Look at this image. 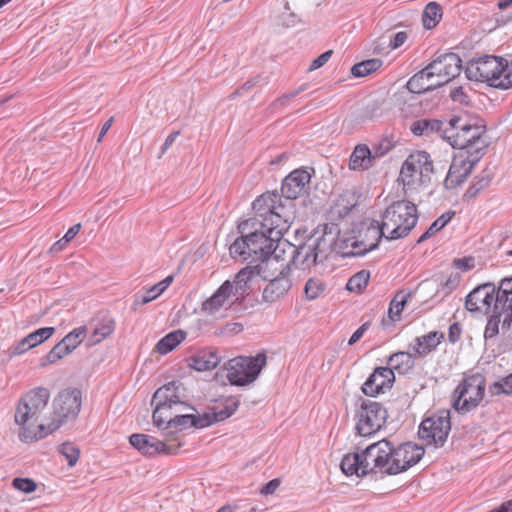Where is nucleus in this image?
<instances>
[{
  "label": "nucleus",
  "mask_w": 512,
  "mask_h": 512,
  "mask_svg": "<svg viewBox=\"0 0 512 512\" xmlns=\"http://www.w3.org/2000/svg\"><path fill=\"white\" fill-rule=\"evenodd\" d=\"M499 322H487L484 337L486 340L494 339L499 334Z\"/></svg>",
  "instance_id": "e2e57ef3"
},
{
  "label": "nucleus",
  "mask_w": 512,
  "mask_h": 512,
  "mask_svg": "<svg viewBox=\"0 0 512 512\" xmlns=\"http://www.w3.org/2000/svg\"><path fill=\"white\" fill-rule=\"evenodd\" d=\"M311 175L308 171L303 169H297L291 172L282 183L281 192L282 196L277 193H265L264 195H273L277 197V205H289L292 207L294 219L295 205L293 200L301 195L306 188V185L310 182Z\"/></svg>",
  "instance_id": "f3484780"
},
{
  "label": "nucleus",
  "mask_w": 512,
  "mask_h": 512,
  "mask_svg": "<svg viewBox=\"0 0 512 512\" xmlns=\"http://www.w3.org/2000/svg\"><path fill=\"white\" fill-rule=\"evenodd\" d=\"M72 351L65 344H63L62 340L57 343L50 352L42 359L41 365L46 366L48 364H53L58 360L62 359L64 356L70 354Z\"/></svg>",
  "instance_id": "a19ab883"
},
{
  "label": "nucleus",
  "mask_w": 512,
  "mask_h": 512,
  "mask_svg": "<svg viewBox=\"0 0 512 512\" xmlns=\"http://www.w3.org/2000/svg\"><path fill=\"white\" fill-rule=\"evenodd\" d=\"M58 452L65 457L69 467L75 466L80 456L79 447L70 442L61 444Z\"/></svg>",
  "instance_id": "79ce46f5"
},
{
  "label": "nucleus",
  "mask_w": 512,
  "mask_h": 512,
  "mask_svg": "<svg viewBox=\"0 0 512 512\" xmlns=\"http://www.w3.org/2000/svg\"><path fill=\"white\" fill-rule=\"evenodd\" d=\"M485 393V378L476 373L463 379L454 391L453 407L467 413L475 409L482 401Z\"/></svg>",
  "instance_id": "9d476101"
},
{
  "label": "nucleus",
  "mask_w": 512,
  "mask_h": 512,
  "mask_svg": "<svg viewBox=\"0 0 512 512\" xmlns=\"http://www.w3.org/2000/svg\"><path fill=\"white\" fill-rule=\"evenodd\" d=\"M12 486L26 494L32 493L37 489V483L30 478H14Z\"/></svg>",
  "instance_id": "864d4df0"
},
{
  "label": "nucleus",
  "mask_w": 512,
  "mask_h": 512,
  "mask_svg": "<svg viewBox=\"0 0 512 512\" xmlns=\"http://www.w3.org/2000/svg\"><path fill=\"white\" fill-rule=\"evenodd\" d=\"M335 243V233L324 231L322 235H311L304 243L299 246L292 245L287 240L279 237L275 241L277 253L281 255L279 259L285 260L288 254L287 264L293 260L305 267H311L317 261L325 259Z\"/></svg>",
  "instance_id": "39448f33"
},
{
  "label": "nucleus",
  "mask_w": 512,
  "mask_h": 512,
  "mask_svg": "<svg viewBox=\"0 0 512 512\" xmlns=\"http://www.w3.org/2000/svg\"><path fill=\"white\" fill-rule=\"evenodd\" d=\"M406 86L410 92L416 94L438 88L434 81V77H432L429 71H427V67L413 75L407 82Z\"/></svg>",
  "instance_id": "c85d7f7f"
},
{
  "label": "nucleus",
  "mask_w": 512,
  "mask_h": 512,
  "mask_svg": "<svg viewBox=\"0 0 512 512\" xmlns=\"http://www.w3.org/2000/svg\"><path fill=\"white\" fill-rule=\"evenodd\" d=\"M219 421L221 420L218 419V413L216 411L205 412L202 415H195L196 428H205Z\"/></svg>",
  "instance_id": "5fc2aeb1"
},
{
  "label": "nucleus",
  "mask_w": 512,
  "mask_h": 512,
  "mask_svg": "<svg viewBox=\"0 0 512 512\" xmlns=\"http://www.w3.org/2000/svg\"><path fill=\"white\" fill-rule=\"evenodd\" d=\"M497 302L496 286L485 283L475 287L465 298V308L475 318L490 320L496 314L494 306Z\"/></svg>",
  "instance_id": "ddd939ff"
},
{
  "label": "nucleus",
  "mask_w": 512,
  "mask_h": 512,
  "mask_svg": "<svg viewBox=\"0 0 512 512\" xmlns=\"http://www.w3.org/2000/svg\"><path fill=\"white\" fill-rule=\"evenodd\" d=\"M82 403L81 391L65 389L53 400V418L47 423L48 432H54L63 423L74 420L78 416Z\"/></svg>",
  "instance_id": "9b49d317"
},
{
  "label": "nucleus",
  "mask_w": 512,
  "mask_h": 512,
  "mask_svg": "<svg viewBox=\"0 0 512 512\" xmlns=\"http://www.w3.org/2000/svg\"><path fill=\"white\" fill-rule=\"evenodd\" d=\"M391 456H388L389 466L386 470L387 475H396L408 470L417 464L423 457L425 450L422 446L406 442L395 447L390 442Z\"/></svg>",
  "instance_id": "2eb2a0df"
},
{
  "label": "nucleus",
  "mask_w": 512,
  "mask_h": 512,
  "mask_svg": "<svg viewBox=\"0 0 512 512\" xmlns=\"http://www.w3.org/2000/svg\"><path fill=\"white\" fill-rule=\"evenodd\" d=\"M231 281L226 280L208 299L202 303V311L207 315H215L227 310L237 299L233 296Z\"/></svg>",
  "instance_id": "412c9836"
},
{
  "label": "nucleus",
  "mask_w": 512,
  "mask_h": 512,
  "mask_svg": "<svg viewBox=\"0 0 512 512\" xmlns=\"http://www.w3.org/2000/svg\"><path fill=\"white\" fill-rule=\"evenodd\" d=\"M265 352L256 356H238L228 360L223 368L227 371V379L231 385L246 386L253 383L266 366Z\"/></svg>",
  "instance_id": "6e6552de"
},
{
  "label": "nucleus",
  "mask_w": 512,
  "mask_h": 512,
  "mask_svg": "<svg viewBox=\"0 0 512 512\" xmlns=\"http://www.w3.org/2000/svg\"><path fill=\"white\" fill-rule=\"evenodd\" d=\"M357 434L367 437L378 432L386 422L387 410L382 404L371 401L362 400L359 409L355 414Z\"/></svg>",
  "instance_id": "f8f14e48"
},
{
  "label": "nucleus",
  "mask_w": 512,
  "mask_h": 512,
  "mask_svg": "<svg viewBox=\"0 0 512 512\" xmlns=\"http://www.w3.org/2000/svg\"><path fill=\"white\" fill-rule=\"evenodd\" d=\"M382 237V227L376 221L372 222L365 229H362L358 234V238L360 239V242H362L361 247L366 248L365 254L375 249Z\"/></svg>",
  "instance_id": "c756f323"
},
{
  "label": "nucleus",
  "mask_w": 512,
  "mask_h": 512,
  "mask_svg": "<svg viewBox=\"0 0 512 512\" xmlns=\"http://www.w3.org/2000/svg\"><path fill=\"white\" fill-rule=\"evenodd\" d=\"M442 16V10L440 5L436 2H430L426 5L423 15L422 22L425 28L431 29L437 25Z\"/></svg>",
  "instance_id": "c9c22d12"
},
{
  "label": "nucleus",
  "mask_w": 512,
  "mask_h": 512,
  "mask_svg": "<svg viewBox=\"0 0 512 512\" xmlns=\"http://www.w3.org/2000/svg\"><path fill=\"white\" fill-rule=\"evenodd\" d=\"M288 264H285L280 276L272 279L263 290V298L267 302H274L283 297L291 288V280L288 277Z\"/></svg>",
  "instance_id": "5701e85b"
},
{
  "label": "nucleus",
  "mask_w": 512,
  "mask_h": 512,
  "mask_svg": "<svg viewBox=\"0 0 512 512\" xmlns=\"http://www.w3.org/2000/svg\"><path fill=\"white\" fill-rule=\"evenodd\" d=\"M490 391L495 395H499L501 393L507 395L512 394V373L504 377L502 380L494 382L490 387Z\"/></svg>",
  "instance_id": "3c124183"
},
{
  "label": "nucleus",
  "mask_w": 512,
  "mask_h": 512,
  "mask_svg": "<svg viewBox=\"0 0 512 512\" xmlns=\"http://www.w3.org/2000/svg\"><path fill=\"white\" fill-rule=\"evenodd\" d=\"M114 331L113 322H99L94 328L92 339L93 343H99Z\"/></svg>",
  "instance_id": "09e8293b"
},
{
  "label": "nucleus",
  "mask_w": 512,
  "mask_h": 512,
  "mask_svg": "<svg viewBox=\"0 0 512 512\" xmlns=\"http://www.w3.org/2000/svg\"><path fill=\"white\" fill-rule=\"evenodd\" d=\"M239 405L240 401L237 397L231 396L226 398L223 402V408L216 411L218 413V419L223 421L229 418L235 413Z\"/></svg>",
  "instance_id": "de8ad7c7"
},
{
  "label": "nucleus",
  "mask_w": 512,
  "mask_h": 512,
  "mask_svg": "<svg viewBox=\"0 0 512 512\" xmlns=\"http://www.w3.org/2000/svg\"><path fill=\"white\" fill-rule=\"evenodd\" d=\"M361 245L358 236H349L339 240L338 248L343 256H362L366 248H362Z\"/></svg>",
  "instance_id": "72a5a7b5"
},
{
  "label": "nucleus",
  "mask_w": 512,
  "mask_h": 512,
  "mask_svg": "<svg viewBox=\"0 0 512 512\" xmlns=\"http://www.w3.org/2000/svg\"><path fill=\"white\" fill-rule=\"evenodd\" d=\"M50 398L48 389L39 387L26 393L15 411V423L20 427L19 438L30 443L43 439L48 434L47 424L40 421L41 414Z\"/></svg>",
  "instance_id": "f03ea898"
},
{
  "label": "nucleus",
  "mask_w": 512,
  "mask_h": 512,
  "mask_svg": "<svg viewBox=\"0 0 512 512\" xmlns=\"http://www.w3.org/2000/svg\"><path fill=\"white\" fill-rule=\"evenodd\" d=\"M497 295H511L512 294V277L504 278L499 282L496 288Z\"/></svg>",
  "instance_id": "052dcab7"
},
{
  "label": "nucleus",
  "mask_w": 512,
  "mask_h": 512,
  "mask_svg": "<svg viewBox=\"0 0 512 512\" xmlns=\"http://www.w3.org/2000/svg\"><path fill=\"white\" fill-rule=\"evenodd\" d=\"M497 85L500 89H508L512 87V62L508 64V62L503 59V71L500 73Z\"/></svg>",
  "instance_id": "603ef678"
},
{
  "label": "nucleus",
  "mask_w": 512,
  "mask_h": 512,
  "mask_svg": "<svg viewBox=\"0 0 512 512\" xmlns=\"http://www.w3.org/2000/svg\"><path fill=\"white\" fill-rule=\"evenodd\" d=\"M257 272L253 267H245L241 269L231 281L232 294L239 300L242 298L250 289L251 281L257 276Z\"/></svg>",
  "instance_id": "bb28decb"
},
{
  "label": "nucleus",
  "mask_w": 512,
  "mask_h": 512,
  "mask_svg": "<svg viewBox=\"0 0 512 512\" xmlns=\"http://www.w3.org/2000/svg\"><path fill=\"white\" fill-rule=\"evenodd\" d=\"M433 172V163L427 152L416 151L410 154L402 164L399 176L405 195L414 199L415 193L428 186Z\"/></svg>",
  "instance_id": "0eeeda50"
},
{
  "label": "nucleus",
  "mask_w": 512,
  "mask_h": 512,
  "mask_svg": "<svg viewBox=\"0 0 512 512\" xmlns=\"http://www.w3.org/2000/svg\"><path fill=\"white\" fill-rule=\"evenodd\" d=\"M426 67L434 77L436 85L441 87L460 74L462 60L456 53H446L438 56Z\"/></svg>",
  "instance_id": "a211bd4d"
},
{
  "label": "nucleus",
  "mask_w": 512,
  "mask_h": 512,
  "mask_svg": "<svg viewBox=\"0 0 512 512\" xmlns=\"http://www.w3.org/2000/svg\"><path fill=\"white\" fill-rule=\"evenodd\" d=\"M479 158L480 156L472 158L467 152H458L454 156L448 174L444 180L445 188L455 189L463 184Z\"/></svg>",
  "instance_id": "6ab92c4d"
},
{
  "label": "nucleus",
  "mask_w": 512,
  "mask_h": 512,
  "mask_svg": "<svg viewBox=\"0 0 512 512\" xmlns=\"http://www.w3.org/2000/svg\"><path fill=\"white\" fill-rule=\"evenodd\" d=\"M391 456L390 441L382 439L367 446L361 452L346 454L341 461L342 472L347 476L364 477L370 473L386 474Z\"/></svg>",
  "instance_id": "20e7f679"
},
{
  "label": "nucleus",
  "mask_w": 512,
  "mask_h": 512,
  "mask_svg": "<svg viewBox=\"0 0 512 512\" xmlns=\"http://www.w3.org/2000/svg\"><path fill=\"white\" fill-rule=\"evenodd\" d=\"M186 335V331L181 329L172 331L158 341L156 350L160 354H167L175 349L186 338Z\"/></svg>",
  "instance_id": "2f4dec72"
},
{
  "label": "nucleus",
  "mask_w": 512,
  "mask_h": 512,
  "mask_svg": "<svg viewBox=\"0 0 512 512\" xmlns=\"http://www.w3.org/2000/svg\"><path fill=\"white\" fill-rule=\"evenodd\" d=\"M395 375L392 368L377 367L362 386L365 395L374 397L392 387Z\"/></svg>",
  "instance_id": "4be33fe9"
},
{
  "label": "nucleus",
  "mask_w": 512,
  "mask_h": 512,
  "mask_svg": "<svg viewBox=\"0 0 512 512\" xmlns=\"http://www.w3.org/2000/svg\"><path fill=\"white\" fill-rule=\"evenodd\" d=\"M242 330L243 325L241 322H231L227 323L224 327L215 331V334L219 336H232L240 333Z\"/></svg>",
  "instance_id": "4d7b16f0"
},
{
  "label": "nucleus",
  "mask_w": 512,
  "mask_h": 512,
  "mask_svg": "<svg viewBox=\"0 0 512 512\" xmlns=\"http://www.w3.org/2000/svg\"><path fill=\"white\" fill-rule=\"evenodd\" d=\"M388 368L397 371L399 374L408 373L415 365L414 356L409 352H397L388 359Z\"/></svg>",
  "instance_id": "7c9ffc66"
},
{
  "label": "nucleus",
  "mask_w": 512,
  "mask_h": 512,
  "mask_svg": "<svg viewBox=\"0 0 512 512\" xmlns=\"http://www.w3.org/2000/svg\"><path fill=\"white\" fill-rule=\"evenodd\" d=\"M369 328V322H364V324L362 326H360L353 334L352 336L350 337L349 341H348V345L352 346L354 345L356 342H358L361 337L363 336V334L368 330Z\"/></svg>",
  "instance_id": "69168bd1"
},
{
  "label": "nucleus",
  "mask_w": 512,
  "mask_h": 512,
  "mask_svg": "<svg viewBox=\"0 0 512 512\" xmlns=\"http://www.w3.org/2000/svg\"><path fill=\"white\" fill-rule=\"evenodd\" d=\"M183 390L181 383L172 381L155 391L151 402L152 405H155L152 418L153 423L158 428L165 424L166 419L170 417L168 412L173 410V408L193 409L192 406L182 400L184 397Z\"/></svg>",
  "instance_id": "1a4fd4ad"
},
{
  "label": "nucleus",
  "mask_w": 512,
  "mask_h": 512,
  "mask_svg": "<svg viewBox=\"0 0 512 512\" xmlns=\"http://www.w3.org/2000/svg\"><path fill=\"white\" fill-rule=\"evenodd\" d=\"M407 40V34L406 32H398L395 35H393L389 41V47L394 50L402 46L405 41Z\"/></svg>",
  "instance_id": "680f3d73"
},
{
  "label": "nucleus",
  "mask_w": 512,
  "mask_h": 512,
  "mask_svg": "<svg viewBox=\"0 0 512 512\" xmlns=\"http://www.w3.org/2000/svg\"><path fill=\"white\" fill-rule=\"evenodd\" d=\"M346 197V195H341L336 199L333 206L335 213H337L340 217L347 215L354 206V204L348 201Z\"/></svg>",
  "instance_id": "6e6d98bb"
},
{
  "label": "nucleus",
  "mask_w": 512,
  "mask_h": 512,
  "mask_svg": "<svg viewBox=\"0 0 512 512\" xmlns=\"http://www.w3.org/2000/svg\"><path fill=\"white\" fill-rule=\"evenodd\" d=\"M54 331L52 327L40 328L27 335V338L32 347H35L51 337Z\"/></svg>",
  "instance_id": "8fccbe9b"
},
{
  "label": "nucleus",
  "mask_w": 512,
  "mask_h": 512,
  "mask_svg": "<svg viewBox=\"0 0 512 512\" xmlns=\"http://www.w3.org/2000/svg\"><path fill=\"white\" fill-rule=\"evenodd\" d=\"M332 55V50H328L321 55H319L316 59H314L310 65V70H316L322 67Z\"/></svg>",
  "instance_id": "0e129e2a"
},
{
  "label": "nucleus",
  "mask_w": 512,
  "mask_h": 512,
  "mask_svg": "<svg viewBox=\"0 0 512 512\" xmlns=\"http://www.w3.org/2000/svg\"><path fill=\"white\" fill-rule=\"evenodd\" d=\"M172 282L173 276H167L162 281L150 287H143L141 290L135 293L132 308L137 309L139 306L148 304L151 301L157 299L164 293V291H166Z\"/></svg>",
  "instance_id": "393cba45"
},
{
  "label": "nucleus",
  "mask_w": 512,
  "mask_h": 512,
  "mask_svg": "<svg viewBox=\"0 0 512 512\" xmlns=\"http://www.w3.org/2000/svg\"><path fill=\"white\" fill-rule=\"evenodd\" d=\"M86 329L85 327H79L74 329L72 332L67 334L63 339L62 342L65 344L71 351H74L78 345L83 341L85 338Z\"/></svg>",
  "instance_id": "49530a36"
},
{
  "label": "nucleus",
  "mask_w": 512,
  "mask_h": 512,
  "mask_svg": "<svg viewBox=\"0 0 512 512\" xmlns=\"http://www.w3.org/2000/svg\"><path fill=\"white\" fill-rule=\"evenodd\" d=\"M326 290L325 283L319 278H310L304 287L305 297L308 300H315L324 295Z\"/></svg>",
  "instance_id": "ea45409f"
},
{
  "label": "nucleus",
  "mask_w": 512,
  "mask_h": 512,
  "mask_svg": "<svg viewBox=\"0 0 512 512\" xmlns=\"http://www.w3.org/2000/svg\"><path fill=\"white\" fill-rule=\"evenodd\" d=\"M451 430L449 411H441L439 414L425 418L418 430L420 439L426 445H433L435 448L442 447L447 440Z\"/></svg>",
  "instance_id": "4468645a"
},
{
  "label": "nucleus",
  "mask_w": 512,
  "mask_h": 512,
  "mask_svg": "<svg viewBox=\"0 0 512 512\" xmlns=\"http://www.w3.org/2000/svg\"><path fill=\"white\" fill-rule=\"evenodd\" d=\"M503 71V58L485 56L472 60L466 67V75L475 81L487 82L490 86L498 88L500 73Z\"/></svg>",
  "instance_id": "dca6fc26"
},
{
  "label": "nucleus",
  "mask_w": 512,
  "mask_h": 512,
  "mask_svg": "<svg viewBox=\"0 0 512 512\" xmlns=\"http://www.w3.org/2000/svg\"><path fill=\"white\" fill-rule=\"evenodd\" d=\"M388 151V148L385 151L378 153L377 151L374 154L368 148L367 145L359 144L357 145L349 159V167L354 171H362L367 170L372 166L373 159L376 157H380Z\"/></svg>",
  "instance_id": "b1692460"
},
{
  "label": "nucleus",
  "mask_w": 512,
  "mask_h": 512,
  "mask_svg": "<svg viewBox=\"0 0 512 512\" xmlns=\"http://www.w3.org/2000/svg\"><path fill=\"white\" fill-rule=\"evenodd\" d=\"M222 357L215 348H205L198 351L189 359V366L197 371H209L216 368Z\"/></svg>",
  "instance_id": "a878e982"
},
{
  "label": "nucleus",
  "mask_w": 512,
  "mask_h": 512,
  "mask_svg": "<svg viewBox=\"0 0 512 512\" xmlns=\"http://www.w3.org/2000/svg\"><path fill=\"white\" fill-rule=\"evenodd\" d=\"M33 348L31 343H29L27 336L24 337L20 342H18L14 347L9 350V358L23 354L29 349Z\"/></svg>",
  "instance_id": "13d9d810"
},
{
  "label": "nucleus",
  "mask_w": 512,
  "mask_h": 512,
  "mask_svg": "<svg viewBox=\"0 0 512 512\" xmlns=\"http://www.w3.org/2000/svg\"><path fill=\"white\" fill-rule=\"evenodd\" d=\"M179 131H174L170 133L167 138L165 139L162 147H161V155L166 153V151L172 146V144L175 142L177 137L179 136Z\"/></svg>",
  "instance_id": "774afa93"
},
{
  "label": "nucleus",
  "mask_w": 512,
  "mask_h": 512,
  "mask_svg": "<svg viewBox=\"0 0 512 512\" xmlns=\"http://www.w3.org/2000/svg\"><path fill=\"white\" fill-rule=\"evenodd\" d=\"M444 339V333L439 331H432L426 335L417 337L415 339V345L413 351L416 356L424 357L434 351L437 346Z\"/></svg>",
  "instance_id": "cd10ccee"
},
{
  "label": "nucleus",
  "mask_w": 512,
  "mask_h": 512,
  "mask_svg": "<svg viewBox=\"0 0 512 512\" xmlns=\"http://www.w3.org/2000/svg\"><path fill=\"white\" fill-rule=\"evenodd\" d=\"M454 213H444L440 217H438L427 229V231L420 236L418 239V242H423L424 240L428 239L430 236L434 235L438 231H440L442 228H444L452 219Z\"/></svg>",
  "instance_id": "37998d69"
},
{
  "label": "nucleus",
  "mask_w": 512,
  "mask_h": 512,
  "mask_svg": "<svg viewBox=\"0 0 512 512\" xmlns=\"http://www.w3.org/2000/svg\"><path fill=\"white\" fill-rule=\"evenodd\" d=\"M418 212L416 205L407 200L393 202L384 211L380 226L382 235L387 240L406 237L416 226Z\"/></svg>",
  "instance_id": "423d86ee"
},
{
  "label": "nucleus",
  "mask_w": 512,
  "mask_h": 512,
  "mask_svg": "<svg viewBox=\"0 0 512 512\" xmlns=\"http://www.w3.org/2000/svg\"><path fill=\"white\" fill-rule=\"evenodd\" d=\"M462 328L459 322H453L449 327L448 340L450 343L455 344L461 337Z\"/></svg>",
  "instance_id": "bf43d9fd"
},
{
  "label": "nucleus",
  "mask_w": 512,
  "mask_h": 512,
  "mask_svg": "<svg viewBox=\"0 0 512 512\" xmlns=\"http://www.w3.org/2000/svg\"><path fill=\"white\" fill-rule=\"evenodd\" d=\"M460 283V274L459 273H451L447 276L445 281H443L438 289H437V295L441 297H445L452 293L459 285Z\"/></svg>",
  "instance_id": "a18cd8bd"
},
{
  "label": "nucleus",
  "mask_w": 512,
  "mask_h": 512,
  "mask_svg": "<svg viewBox=\"0 0 512 512\" xmlns=\"http://www.w3.org/2000/svg\"><path fill=\"white\" fill-rule=\"evenodd\" d=\"M443 123L444 122L438 120L420 119L411 124L410 130L416 136L437 132L442 137V129H444Z\"/></svg>",
  "instance_id": "473e14b6"
},
{
  "label": "nucleus",
  "mask_w": 512,
  "mask_h": 512,
  "mask_svg": "<svg viewBox=\"0 0 512 512\" xmlns=\"http://www.w3.org/2000/svg\"><path fill=\"white\" fill-rule=\"evenodd\" d=\"M280 486V480L279 479H272L268 483L262 486L260 489V493L262 495H270L273 494L276 489Z\"/></svg>",
  "instance_id": "338daca9"
},
{
  "label": "nucleus",
  "mask_w": 512,
  "mask_h": 512,
  "mask_svg": "<svg viewBox=\"0 0 512 512\" xmlns=\"http://www.w3.org/2000/svg\"><path fill=\"white\" fill-rule=\"evenodd\" d=\"M170 417H168L165 421V428H176V427H195V414L192 413H184L178 414L175 413L174 416L172 410L168 412Z\"/></svg>",
  "instance_id": "e433bc0d"
},
{
  "label": "nucleus",
  "mask_w": 512,
  "mask_h": 512,
  "mask_svg": "<svg viewBox=\"0 0 512 512\" xmlns=\"http://www.w3.org/2000/svg\"><path fill=\"white\" fill-rule=\"evenodd\" d=\"M276 196L261 195L253 202L254 217L239 225L243 234L230 246V254L235 259L256 262L278 260L275 241L294 222L292 207L277 205Z\"/></svg>",
  "instance_id": "f257e3e1"
},
{
  "label": "nucleus",
  "mask_w": 512,
  "mask_h": 512,
  "mask_svg": "<svg viewBox=\"0 0 512 512\" xmlns=\"http://www.w3.org/2000/svg\"><path fill=\"white\" fill-rule=\"evenodd\" d=\"M442 138L459 152H467L472 156V152H476V156L482 154L486 147V141L482 138L485 133V125L483 120L478 118L465 119L462 117H454L443 123Z\"/></svg>",
  "instance_id": "7ed1b4c3"
},
{
  "label": "nucleus",
  "mask_w": 512,
  "mask_h": 512,
  "mask_svg": "<svg viewBox=\"0 0 512 512\" xmlns=\"http://www.w3.org/2000/svg\"><path fill=\"white\" fill-rule=\"evenodd\" d=\"M130 444L144 455L156 454L175 455L181 447V443L170 445L153 436L135 433L129 437Z\"/></svg>",
  "instance_id": "aec40b11"
},
{
  "label": "nucleus",
  "mask_w": 512,
  "mask_h": 512,
  "mask_svg": "<svg viewBox=\"0 0 512 512\" xmlns=\"http://www.w3.org/2000/svg\"><path fill=\"white\" fill-rule=\"evenodd\" d=\"M370 274L368 271L362 270L353 275L347 282L346 288L351 292H360L368 284Z\"/></svg>",
  "instance_id": "c03bdc74"
},
{
  "label": "nucleus",
  "mask_w": 512,
  "mask_h": 512,
  "mask_svg": "<svg viewBox=\"0 0 512 512\" xmlns=\"http://www.w3.org/2000/svg\"><path fill=\"white\" fill-rule=\"evenodd\" d=\"M382 63L380 59H368L355 64L351 68V73L354 77H365L377 71L382 66Z\"/></svg>",
  "instance_id": "4c0bfd02"
},
{
  "label": "nucleus",
  "mask_w": 512,
  "mask_h": 512,
  "mask_svg": "<svg viewBox=\"0 0 512 512\" xmlns=\"http://www.w3.org/2000/svg\"><path fill=\"white\" fill-rule=\"evenodd\" d=\"M412 297L411 292L407 291H399L396 293V295L393 297V299L390 302L389 306V317L393 319L396 316H399L401 312L403 311L406 304L409 302V300Z\"/></svg>",
  "instance_id": "58836bf2"
},
{
  "label": "nucleus",
  "mask_w": 512,
  "mask_h": 512,
  "mask_svg": "<svg viewBox=\"0 0 512 512\" xmlns=\"http://www.w3.org/2000/svg\"><path fill=\"white\" fill-rule=\"evenodd\" d=\"M494 309L496 314H493L490 320H512V294L497 295Z\"/></svg>",
  "instance_id": "f704fd0d"
}]
</instances>
